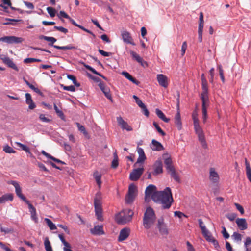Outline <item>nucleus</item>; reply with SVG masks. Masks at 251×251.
Masks as SVG:
<instances>
[{
    "instance_id": "f257e3e1",
    "label": "nucleus",
    "mask_w": 251,
    "mask_h": 251,
    "mask_svg": "<svg viewBox=\"0 0 251 251\" xmlns=\"http://www.w3.org/2000/svg\"><path fill=\"white\" fill-rule=\"evenodd\" d=\"M155 186L150 184L145 190V201H149L150 197L156 202L162 204L164 209L169 208L173 201L170 188L166 187L164 191H156Z\"/></svg>"
},
{
    "instance_id": "f03ea898",
    "label": "nucleus",
    "mask_w": 251,
    "mask_h": 251,
    "mask_svg": "<svg viewBox=\"0 0 251 251\" xmlns=\"http://www.w3.org/2000/svg\"><path fill=\"white\" fill-rule=\"evenodd\" d=\"M193 121L194 128L196 133L197 134L199 141L204 148H207V144L205 140L203 130L199 124L198 113L197 109L194 110L192 115Z\"/></svg>"
},
{
    "instance_id": "7ed1b4c3",
    "label": "nucleus",
    "mask_w": 251,
    "mask_h": 251,
    "mask_svg": "<svg viewBox=\"0 0 251 251\" xmlns=\"http://www.w3.org/2000/svg\"><path fill=\"white\" fill-rule=\"evenodd\" d=\"M156 216L154 210L151 207L147 208L144 214L143 224L146 229H149L154 224Z\"/></svg>"
},
{
    "instance_id": "20e7f679",
    "label": "nucleus",
    "mask_w": 251,
    "mask_h": 251,
    "mask_svg": "<svg viewBox=\"0 0 251 251\" xmlns=\"http://www.w3.org/2000/svg\"><path fill=\"white\" fill-rule=\"evenodd\" d=\"M134 214L132 210L125 209L115 216V220L119 224H125L131 221Z\"/></svg>"
},
{
    "instance_id": "39448f33",
    "label": "nucleus",
    "mask_w": 251,
    "mask_h": 251,
    "mask_svg": "<svg viewBox=\"0 0 251 251\" xmlns=\"http://www.w3.org/2000/svg\"><path fill=\"white\" fill-rule=\"evenodd\" d=\"M94 207L97 218L100 221L103 220L102 215V196L100 192H98L94 198Z\"/></svg>"
},
{
    "instance_id": "423d86ee",
    "label": "nucleus",
    "mask_w": 251,
    "mask_h": 251,
    "mask_svg": "<svg viewBox=\"0 0 251 251\" xmlns=\"http://www.w3.org/2000/svg\"><path fill=\"white\" fill-rule=\"evenodd\" d=\"M137 189L136 186L133 184L129 186L128 194L126 198V202L127 203H132L136 196Z\"/></svg>"
},
{
    "instance_id": "0eeeda50",
    "label": "nucleus",
    "mask_w": 251,
    "mask_h": 251,
    "mask_svg": "<svg viewBox=\"0 0 251 251\" xmlns=\"http://www.w3.org/2000/svg\"><path fill=\"white\" fill-rule=\"evenodd\" d=\"M24 41L22 37H18L14 36H4L0 38V42H3L7 44H18L21 43Z\"/></svg>"
},
{
    "instance_id": "6e6552de",
    "label": "nucleus",
    "mask_w": 251,
    "mask_h": 251,
    "mask_svg": "<svg viewBox=\"0 0 251 251\" xmlns=\"http://www.w3.org/2000/svg\"><path fill=\"white\" fill-rule=\"evenodd\" d=\"M156 226L159 233L161 235H167L168 234V229L166 224L164 223V220L163 217H161L158 219Z\"/></svg>"
},
{
    "instance_id": "1a4fd4ad",
    "label": "nucleus",
    "mask_w": 251,
    "mask_h": 251,
    "mask_svg": "<svg viewBox=\"0 0 251 251\" xmlns=\"http://www.w3.org/2000/svg\"><path fill=\"white\" fill-rule=\"evenodd\" d=\"M9 184H12L14 186L15 189V193L17 196L22 200L25 202L28 201L26 200V198L23 195L22 193V188L20 186L19 183L16 181H10L8 183Z\"/></svg>"
},
{
    "instance_id": "9d476101",
    "label": "nucleus",
    "mask_w": 251,
    "mask_h": 251,
    "mask_svg": "<svg viewBox=\"0 0 251 251\" xmlns=\"http://www.w3.org/2000/svg\"><path fill=\"white\" fill-rule=\"evenodd\" d=\"M156 79L161 87L167 88L168 86L169 81L167 76L163 74H158L156 76Z\"/></svg>"
},
{
    "instance_id": "9b49d317",
    "label": "nucleus",
    "mask_w": 251,
    "mask_h": 251,
    "mask_svg": "<svg viewBox=\"0 0 251 251\" xmlns=\"http://www.w3.org/2000/svg\"><path fill=\"white\" fill-rule=\"evenodd\" d=\"M143 168H139L137 169H134L130 174V179L132 181L137 180L143 174Z\"/></svg>"
},
{
    "instance_id": "f8f14e48",
    "label": "nucleus",
    "mask_w": 251,
    "mask_h": 251,
    "mask_svg": "<svg viewBox=\"0 0 251 251\" xmlns=\"http://www.w3.org/2000/svg\"><path fill=\"white\" fill-rule=\"evenodd\" d=\"M163 158L164 159V164L168 172L175 168L172 165V160L170 155L168 153H164L163 154Z\"/></svg>"
},
{
    "instance_id": "ddd939ff",
    "label": "nucleus",
    "mask_w": 251,
    "mask_h": 251,
    "mask_svg": "<svg viewBox=\"0 0 251 251\" xmlns=\"http://www.w3.org/2000/svg\"><path fill=\"white\" fill-rule=\"evenodd\" d=\"M130 230L129 228L125 227L121 230L118 238L119 242L126 240L130 235Z\"/></svg>"
},
{
    "instance_id": "4468645a",
    "label": "nucleus",
    "mask_w": 251,
    "mask_h": 251,
    "mask_svg": "<svg viewBox=\"0 0 251 251\" xmlns=\"http://www.w3.org/2000/svg\"><path fill=\"white\" fill-rule=\"evenodd\" d=\"M117 121L122 129L128 131L132 130V128L121 116L117 117Z\"/></svg>"
},
{
    "instance_id": "2eb2a0df",
    "label": "nucleus",
    "mask_w": 251,
    "mask_h": 251,
    "mask_svg": "<svg viewBox=\"0 0 251 251\" xmlns=\"http://www.w3.org/2000/svg\"><path fill=\"white\" fill-rule=\"evenodd\" d=\"M208 92L202 91L201 95V99L202 100V110H207V108L209 106Z\"/></svg>"
},
{
    "instance_id": "dca6fc26",
    "label": "nucleus",
    "mask_w": 251,
    "mask_h": 251,
    "mask_svg": "<svg viewBox=\"0 0 251 251\" xmlns=\"http://www.w3.org/2000/svg\"><path fill=\"white\" fill-rule=\"evenodd\" d=\"M153 175H157L163 172V165L161 160H156L153 165Z\"/></svg>"
},
{
    "instance_id": "f3484780",
    "label": "nucleus",
    "mask_w": 251,
    "mask_h": 251,
    "mask_svg": "<svg viewBox=\"0 0 251 251\" xmlns=\"http://www.w3.org/2000/svg\"><path fill=\"white\" fill-rule=\"evenodd\" d=\"M121 36L124 42L133 45H134V43L132 42V38L129 32L124 31L122 32Z\"/></svg>"
},
{
    "instance_id": "a211bd4d",
    "label": "nucleus",
    "mask_w": 251,
    "mask_h": 251,
    "mask_svg": "<svg viewBox=\"0 0 251 251\" xmlns=\"http://www.w3.org/2000/svg\"><path fill=\"white\" fill-rule=\"evenodd\" d=\"M236 223L238 227L241 230H245L248 227V224L246 220L244 218H237L236 220Z\"/></svg>"
},
{
    "instance_id": "6ab92c4d",
    "label": "nucleus",
    "mask_w": 251,
    "mask_h": 251,
    "mask_svg": "<svg viewBox=\"0 0 251 251\" xmlns=\"http://www.w3.org/2000/svg\"><path fill=\"white\" fill-rule=\"evenodd\" d=\"M91 233L95 235H101L104 234L102 226L97 225L90 229Z\"/></svg>"
},
{
    "instance_id": "aec40b11",
    "label": "nucleus",
    "mask_w": 251,
    "mask_h": 251,
    "mask_svg": "<svg viewBox=\"0 0 251 251\" xmlns=\"http://www.w3.org/2000/svg\"><path fill=\"white\" fill-rule=\"evenodd\" d=\"M25 203L27 204L28 206L32 220H33L35 223H37L38 218L36 215V211L35 208L33 206V205L29 202V201H27Z\"/></svg>"
},
{
    "instance_id": "412c9836",
    "label": "nucleus",
    "mask_w": 251,
    "mask_h": 251,
    "mask_svg": "<svg viewBox=\"0 0 251 251\" xmlns=\"http://www.w3.org/2000/svg\"><path fill=\"white\" fill-rule=\"evenodd\" d=\"M99 86L100 89V90L103 92V93L104 94V95L105 97L110 100H112V97L110 93V90L108 88L105 87L104 84L103 83H100L99 84Z\"/></svg>"
},
{
    "instance_id": "4be33fe9",
    "label": "nucleus",
    "mask_w": 251,
    "mask_h": 251,
    "mask_svg": "<svg viewBox=\"0 0 251 251\" xmlns=\"http://www.w3.org/2000/svg\"><path fill=\"white\" fill-rule=\"evenodd\" d=\"M209 178L213 183H217L219 181V175L214 168H212L210 170Z\"/></svg>"
},
{
    "instance_id": "5701e85b",
    "label": "nucleus",
    "mask_w": 251,
    "mask_h": 251,
    "mask_svg": "<svg viewBox=\"0 0 251 251\" xmlns=\"http://www.w3.org/2000/svg\"><path fill=\"white\" fill-rule=\"evenodd\" d=\"M3 62L9 67H10L16 71H18V68L13 61L8 57H4L1 58Z\"/></svg>"
},
{
    "instance_id": "b1692460",
    "label": "nucleus",
    "mask_w": 251,
    "mask_h": 251,
    "mask_svg": "<svg viewBox=\"0 0 251 251\" xmlns=\"http://www.w3.org/2000/svg\"><path fill=\"white\" fill-rule=\"evenodd\" d=\"M137 151L139 154V157L137 161V163H143L146 159V157L143 149L140 147H138Z\"/></svg>"
},
{
    "instance_id": "393cba45",
    "label": "nucleus",
    "mask_w": 251,
    "mask_h": 251,
    "mask_svg": "<svg viewBox=\"0 0 251 251\" xmlns=\"http://www.w3.org/2000/svg\"><path fill=\"white\" fill-rule=\"evenodd\" d=\"M151 148L152 150L156 151H160L164 149L162 145L155 139H153L151 141Z\"/></svg>"
},
{
    "instance_id": "a878e982",
    "label": "nucleus",
    "mask_w": 251,
    "mask_h": 251,
    "mask_svg": "<svg viewBox=\"0 0 251 251\" xmlns=\"http://www.w3.org/2000/svg\"><path fill=\"white\" fill-rule=\"evenodd\" d=\"M175 123L177 126V129L178 130H181L182 128V122L179 109H178L177 113L175 117Z\"/></svg>"
},
{
    "instance_id": "bb28decb",
    "label": "nucleus",
    "mask_w": 251,
    "mask_h": 251,
    "mask_svg": "<svg viewBox=\"0 0 251 251\" xmlns=\"http://www.w3.org/2000/svg\"><path fill=\"white\" fill-rule=\"evenodd\" d=\"M25 98H26V103L29 106V109H33L36 107V105L34 103V102L32 100L31 96L29 93H26L25 94Z\"/></svg>"
},
{
    "instance_id": "cd10ccee",
    "label": "nucleus",
    "mask_w": 251,
    "mask_h": 251,
    "mask_svg": "<svg viewBox=\"0 0 251 251\" xmlns=\"http://www.w3.org/2000/svg\"><path fill=\"white\" fill-rule=\"evenodd\" d=\"M121 74L134 84L137 85L140 84V82L133 77L128 72L123 71L122 72Z\"/></svg>"
},
{
    "instance_id": "c85d7f7f",
    "label": "nucleus",
    "mask_w": 251,
    "mask_h": 251,
    "mask_svg": "<svg viewBox=\"0 0 251 251\" xmlns=\"http://www.w3.org/2000/svg\"><path fill=\"white\" fill-rule=\"evenodd\" d=\"M39 38L41 40L44 39L47 41L50 42V43L49 44V46H52L53 47V44L56 41V39L53 37H49L44 35H40L39 37Z\"/></svg>"
},
{
    "instance_id": "c756f323",
    "label": "nucleus",
    "mask_w": 251,
    "mask_h": 251,
    "mask_svg": "<svg viewBox=\"0 0 251 251\" xmlns=\"http://www.w3.org/2000/svg\"><path fill=\"white\" fill-rule=\"evenodd\" d=\"M155 113L157 116L162 120L166 123H168L170 121V119L167 118L164 114L162 112L161 110L159 109H156Z\"/></svg>"
},
{
    "instance_id": "7c9ffc66",
    "label": "nucleus",
    "mask_w": 251,
    "mask_h": 251,
    "mask_svg": "<svg viewBox=\"0 0 251 251\" xmlns=\"http://www.w3.org/2000/svg\"><path fill=\"white\" fill-rule=\"evenodd\" d=\"M93 176L95 178L97 184L99 186V188L100 189L101 187V175L98 171H95L93 174Z\"/></svg>"
},
{
    "instance_id": "2f4dec72",
    "label": "nucleus",
    "mask_w": 251,
    "mask_h": 251,
    "mask_svg": "<svg viewBox=\"0 0 251 251\" xmlns=\"http://www.w3.org/2000/svg\"><path fill=\"white\" fill-rule=\"evenodd\" d=\"M13 199V195L11 194H8L3 195L0 197V203H5L7 201H12Z\"/></svg>"
},
{
    "instance_id": "473e14b6",
    "label": "nucleus",
    "mask_w": 251,
    "mask_h": 251,
    "mask_svg": "<svg viewBox=\"0 0 251 251\" xmlns=\"http://www.w3.org/2000/svg\"><path fill=\"white\" fill-rule=\"evenodd\" d=\"M245 165L247 176L251 183V168L250 167L249 162L246 159H245Z\"/></svg>"
},
{
    "instance_id": "72a5a7b5",
    "label": "nucleus",
    "mask_w": 251,
    "mask_h": 251,
    "mask_svg": "<svg viewBox=\"0 0 251 251\" xmlns=\"http://www.w3.org/2000/svg\"><path fill=\"white\" fill-rule=\"evenodd\" d=\"M130 53L132 57L135 59L138 63L143 66V59L137 53L133 51H130Z\"/></svg>"
},
{
    "instance_id": "f704fd0d",
    "label": "nucleus",
    "mask_w": 251,
    "mask_h": 251,
    "mask_svg": "<svg viewBox=\"0 0 251 251\" xmlns=\"http://www.w3.org/2000/svg\"><path fill=\"white\" fill-rule=\"evenodd\" d=\"M201 79L202 82V91H208L207 82L203 74L201 75Z\"/></svg>"
},
{
    "instance_id": "c9c22d12",
    "label": "nucleus",
    "mask_w": 251,
    "mask_h": 251,
    "mask_svg": "<svg viewBox=\"0 0 251 251\" xmlns=\"http://www.w3.org/2000/svg\"><path fill=\"white\" fill-rule=\"evenodd\" d=\"M168 172L170 173L171 177H173L176 181L178 182H180V178L176 172L175 168L168 171Z\"/></svg>"
},
{
    "instance_id": "e433bc0d",
    "label": "nucleus",
    "mask_w": 251,
    "mask_h": 251,
    "mask_svg": "<svg viewBox=\"0 0 251 251\" xmlns=\"http://www.w3.org/2000/svg\"><path fill=\"white\" fill-rule=\"evenodd\" d=\"M245 251H251V238L247 237L244 242Z\"/></svg>"
},
{
    "instance_id": "4c0bfd02",
    "label": "nucleus",
    "mask_w": 251,
    "mask_h": 251,
    "mask_svg": "<svg viewBox=\"0 0 251 251\" xmlns=\"http://www.w3.org/2000/svg\"><path fill=\"white\" fill-rule=\"evenodd\" d=\"M44 246L46 251H53L50 243L48 237L45 238Z\"/></svg>"
},
{
    "instance_id": "58836bf2",
    "label": "nucleus",
    "mask_w": 251,
    "mask_h": 251,
    "mask_svg": "<svg viewBox=\"0 0 251 251\" xmlns=\"http://www.w3.org/2000/svg\"><path fill=\"white\" fill-rule=\"evenodd\" d=\"M84 67L87 69H88V70L91 71L93 73L96 74V75H97L100 76H101V77H102L103 79H106V78L103 76L102 75H101L100 73H99V72H98L97 71H96L93 68H92V67H91L90 66L88 65H84Z\"/></svg>"
},
{
    "instance_id": "ea45409f",
    "label": "nucleus",
    "mask_w": 251,
    "mask_h": 251,
    "mask_svg": "<svg viewBox=\"0 0 251 251\" xmlns=\"http://www.w3.org/2000/svg\"><path fill=\"white\" fill-rule=\"evenodd\" d=\"M45 221L46 222L47 225L50 230H54L56 229V226L52 222L50 219L48 218H45Z\"/></svg>"
},
{
    "instance_id": "a19ab883",
    "label": "nucleus",
    "mask_w": 251,
    "mask_h": 251,
    "mask_svg": "<svg viewBox=\"0 0 251 251\" xmlns=\"http://www.w3.org/2000/svg\"><path fill=\"white\" fill-rule=\"evenodd\" d=\"M204 237L205 238L206 240L208 242H211L214 238L212 237L211 233L209 232L208 230H206V232L202 233Z\"/></svg>"
},
{
    "instance_id": "79ce46f5",
    "label": "nucleus",
    "mask_w": 251,
    "mask_h": 251,
    "mask_svg": "<svg viewBox=\"0 0 251 251\" xmlns=\"http://www.w3.org/2000/svg\"><path fill=\"white\" fill-rule=\"evenodd\" d=\"M67 78L72 80L74 83V84L76 86V87H79L80 84L77 82L76 78L75 76H74L73 75H67Z\"/></svg>"
},
{
    "instance_id": "37998d69",
    "label": "nucleus",
    "mask_w": 251,
    "mask_h": 251,
    "mask_svg": "<svg viewBox=\"0 0 251 251\" xmlns=\"http://www.w3.org/2000/svg\"><path fill=\"white\" fill-rule=\"evenodd\" d=\"M153 125L154 126L160 135H161L163 136L166 135L165 133L161 129V128L160 127V126L156 122H153Z\"/></svg>"
},
{
    "instance_id": "c03bdc74",
    "label": "nucleus",
    "mask_w": 251,
    "mask_h": 251,
    "mask_svg": "<svg viewBox=\"0 0 251 251\" xmlns=\"http://www.w3.org/2000/svg\"><path fill=\"white\" fill-rule=\"evenodd\" d=\"M34 62H41V60L33 58H27L24 60L25 63H31Z\"/></svg>"
},
{
    "instance_id": "a18cd8bd",
    "label": "nucleus",
    "mask_w": 251,
    "mask_h": 251,
    "mask_svg": "<svg viewBox=\"0 0 251 251\" xmlns=\"http://www.w3.org/2000/svg\"><path fill=\"white\" fill-rule=\"evenodd\" d=\"M199 225L200 228L201 229L202 233L206 232L207 230L204 225L202 220L201 219L198 220Z\"/></svg>"
},
{
    "instance_id": "49530a36",
    "label": "nucleus",
    "mask_w": 251,
    "mask_h": 251,
    "mask_svg": "<svg viewBox=\"0 0 251 251\" xmlns=\"http://www.w3.org/2000/svg\"><path fill=\"white\" fill-rule=\"evenodd\" d=\"M15 143L19 147L21 148L22 150L25 151L26 152H29V149L27 146L19 142H16Z\"/></svg>"
},
{
    "instance_id": "de8ad7c7",
    "label": "nucleus",
    "mask_w": 251,
    "mask_h": 251,
    "mask_svg": "<svg viewBox=\"0 0 251 251\" xmlns=\"http://www.w3.org/2000/svg\"><path fill=\"white\" fill-rule=\"evenodd\" d=\"M76 125L78 128V130L82 133H83L85 135H87V132L85 129V128L84 126L80 124L79 123H76Z\"/></svg>"
},
{
    "instance_id": "09e8293b",
    "label": "nucleus",
    "mask_w": 251,
    "mask_h": 251,
    "mask_svg": "<svg viewBox=\"0 0 251 251\" xmlns=\"http://www.w3.org/2000/svg\"><path fill=\"white\" fill-rule=\"evenodd\" d=\"M3 151L8 153H14L15 152V151L8 145H6L3 147Z\"/></svg>"
},
{
    "instance_id": "8fccbe9b",
    "label": "nucleus",
    "mask_w": 251,
    "mask_h": 251,
    "mask_svg": "<svg viewBox=\"0 0 251 251\" xmlns=\"http://www.w3.org/2000/svg\"><path fill=\"white\" fill-rule=\"evenodd\" d=\"M232 237L233 240L237 241H241L242 240V236L241 235L237 232H234L233 235H232Z\"/></svg>"
},
{
    "instance_id": "3c124183",
    "label": "nucleus",
    "mask_w": 251,
    "mask_h": 251,
    "mask_svg": "<svg viewBox=\"0 0 251 251\" xmlns=\"http://www.w3.org/2000/svg\"><path fill=\"white\" fill-rule=\"evenodd\" d=\"M54 109L56 112V113H57V114L58 115V116L61 118H63V117H64V114L62 112V111L61 110H60L58 108V107L57 106V105H56V104H54Z\"/></svg>"
},
{
    "instance_id": "603ef678",
    "label": "nucleus",
    "mask_w": 251,
    "mask_h": 251,
    "mask_svg": "<svg viewBox=\"0 0 251 251\" xmlns=\"http://www.w3.org/2000/svg\"><path fill=\"white\" fill-rule=\"evenodd\" d=\"M47 10L51 17H54L55 16V10L53 8L48 7L47 8Z\"/></svg>"
},
{
    "instance_id": "864d4df0",
    "label": "nucleus",
    "mask_w": 251,
    "mask_h": 251,
    "mask_svg": "<svg viewBox=\"0 0 251 251\" xmlns=\"http://www.w3.org/2000/svg\"><path fill=\"white\" fill-rule=\"evenodd\" d=\"M63 88L64 90L69 91L71 92H75V86L70 85V86H63L62 85Z\"/></svg>"
},
{
    "instance_id": "5fc2aeb1",
    "label": "nucleus",
    "mask_w": 251,
    "mask_h": 251,
    "mask_svg": "<svg viewBox=\"0 0 251 251\" xmlns=\"http://www.w3.org/2000/svg\"><path fill=\"white\" fill-rule=\"evenodd\" d=\"M39 119L42 122L45 123H49L50 121V120L46 117L43 114H41L39 115Z\"/></svg>"
},
{
    "instance_id": "6e6d98bb",
    "label": "nucleus",
    "mask_w": 251,
    "mask_h": 251,
    "mask_svg": "<svg viewBox=\"0 0 251 251\" xmlns=\"http://www.w3.org/2000/svg\"><path fill=\"white\" fill-rule=\"evenodd\" d=\"M0 231L4 233L5 234H8L10 233H12L13 231V229L11 228H6V227H0Z\"/></svg>"
},
{
    "instance_id": "4d7b16f0",
    "label": "nucleus",
    "mask_w": 251,
    "mask_h": 251,
    "mask_svg": "<svg viewBox=\"0 0 251 251\" xmlns=\"http://www.w3.org/2000/svg\"><path fill=\"white\" fill-rule=\"evenodd\" d=\"M222 233L225 239H228L229 237V234L227 232L226 228L224 226H222Z\"/></svg>"
},
{
    "instance_id": "13d9d810",
    "label": "nucleus",
    "mask_w": 251,
    "mask_h": 251,
    "mask_svg": "<svg viewBox=\"0 0 251 251\" xmlns=\"http://www.w3.org/2000/svg\"><path fill=\"white\" fill-rule=\"evenodd\" d=\"M54 28L57 30H59L60 31V32H63L64 33H67L68 32V30L67 29L62 27V26H55L54 27Z\"/></svg>"
},
{
    "instance_id": "bf43d9fd",
    "label": "nucleus",
    "mask_w": 251,
    "mask_h": 251,
    "mask_svg": "<svg viewBox=\"0 0 251 251\" xmlns=\"http://www.w3.org/2000/svg\"><path fill=\"white\" fill-rule=\"evenodd\" d=\"M187 48V42L186 41L182 43V47H181V55L182 56H183L185 53L186 50Z\"/></svg>"
},
{
    "instance_id": "052dcab7",
    "label": "nucleus",
    "mask_w": 251,
    "mask_h": 251,
    "mask_svg": "<svg viewBox=\"0 0 251 251\" xmlns=\"http://www.w3.org/2000/svg\"><path fill=\"white\" fill-rule=\"evenodd\" d=\"M207 118V110H202V119L203 123L204 124L206 122Z\"/></svg>"
},
{
    "instance_id": "680f3d73",
    "label": "nucleus",
    "mask_w": 251,
    "mask_h": 251,
    "mask_svg": "<svg viewBox=\"0 0 251 251\" xmlns=\"http://www.w3.org/2000/svg\"><path fill=\"white\" fill-rule=\"evenodd\" d=\"M28 87L36 93L39 95H42V93L41 91L38 88L35 87L33 85L31 84Z\"/></svg>"
},
{
    "instance_id": "e2e57ef3",
    "label": "nucleus",
    "mask_w": 251,
    "mask_h": 251,
    "mask_svg": "<svg viewBox=\"0 0 251 251\" xmlns=\"http://www.w3.org/2000/svg\"><path fill=\"white\" fill-rule=\"evenodd\" d=\"M142 110V112L144 113V114L146 116V117H149V112L148 111V110L147 109L145 104H144V105H143L142 107H140Z\"/></svg>"
},
{
    "instance_id": "0e129e2a",
    "label": "nucleus",
    "mask_w": 251,
    "mask_h": 251,
    "mask_svg": "<svg viewBox=\"0 0 251 251\" xmlns=\"http://www.w3.org/2000/svg\"><path fill=\"white\" fill-rule=\"evenodd\" d=\"M99 52L101 55L105 56V57L109 56L112 54V53L111 52H106L101 49L99 50Z\"/></svg>"
},
{
    "instance_id": "69168bd1",
    "label": "nucleus",
    "mask_w": 251,
    "mask_h": 251,
    "mask_svg": "<svg viewBox=\"0 0 251 251\" xmlns=\"http://www.w3.org/2000/svg\"><path fill=\"white\" fill-rule=\"evenodd\" d=\"M174 215H175V216L179 218H181L182 216L187 217V216L186 215H185L184 213H183L182 212H181L180 211H175L174 212Z\"/></svg>"
},
{
    "instance_id": "338daca9",
    "label": "nucleus",
    "mask_w": 251,
    "mask_h": 251,
    "mask_svg": "<svg viewBox=\"0 0 251 251\" xmlns=\"http://www.w3.org/2000/svg\"><path fill=\"white\" fill-rule=\"evenodd\" d=\"M58 237L59 238L60 240H61V241L62 242V244L64 245V246H67V245H68L69 243L67 241H66L63 235L59 234Z\"/></svg>"
},
{
    "instance_id": "774afa93",
    "label": "nucleus",
    "mask_w": 251,
    "mask_h": 251,
    "mask_svg": "<svg viewBox=\"0 0 251 251\" xmlns=\"http://www.w3.org/2000/svg\"><path fill=\"white\" fill-rule=\"evenodd\" d=\"M0 248L5 250V251H13L11 250L9 248L6 247L3 243H0Z\"/></svg>"
}]
</instances>
